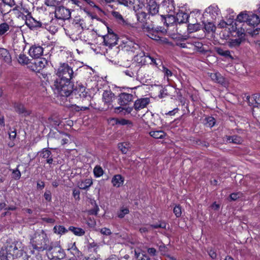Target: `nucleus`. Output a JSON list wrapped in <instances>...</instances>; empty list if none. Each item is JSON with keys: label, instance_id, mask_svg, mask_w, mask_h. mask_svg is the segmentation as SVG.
<instances>
[{"label": "nucleus", "instance_id": "f257e3e1", "mask_svg": "<svg viewBox=\"0 0 260 260\" xmlns=\"http://www.w3.org/2000/svg\"><path fill=\"white\" fill-rule=\"evenodd\" d=\"M57 78L54 82L55 92L59 95H67L72 88V79L75 77L73 69L68 63L60 64L56 72Z\"/></svg>", "mask_w": 260, "mask_h": 260}, {"label": "nucleus", "instance_id": "f03ea898", "mask_svg": "<svg viewBox=\"0 0 260 260\" xmlns=\"http://www.w3.org/2000/svg\"><path fill=\"white\" fill-rule=\"evenodd\" d=\"M122 43L123 48L125 51L136 53L137 55L139 54L141 55L142 54L141 56L145 57V59H147L150 60V64L155 65L156 67L158 66V63L156 61V59L149 53H145L140 45L133 40L125 38L122 40Z\"/></svg>", "mask_w": 260, "mask_h": 260}, {"label": "nucleus", "instance_id": "7ed1b4c3", "mask_svg": "<svg viewBox=\"0 0 260 260\" xmlns=\"http://www.w3.org/2000/svg\"><path fill=\"white\" fill-rule=\"evenodd\" d=\"M30 244L38 251H43L50 248V240L43 230L36 232L31 237Z\"/></svg>", "mask_w": 260, "mask_h": 260}, {"label": "nucleus", "instance_id": "20e7f679", "mask_svg": "<svg viewBox=\"0 0 260 260\" xmlns=\"http://www.w3.org/2000/svg\"><path fill=\"white\" fill-rule=\"evenodd\" d=\"M83 26L81 23L75 22L72 25V33L70 35V38L73 41H77V46L82 48V45H84L86 40L83 38Z\"/></svg>", "mask_w": 260, "mask_h": 260}, {"label": "nucleus", "instance_id": "39448f33", "mask_svg": "<svg viewBox=\"0 0 260 260\" xmlns=\"http://www.w3.org/2000/svg\"><path fill=\"white\" fill-rule=\"evenodd\" d=\"M88 92L86 91V88L81 84H78L76 86L75 89H73V85L72 84V88L70 91L69 94L67 95H60L61 96L68 97L70 95L72 96H75L77 98H85L86 97Z\"/></svg>", "mask_w": 260, "mask_h": 260}, {"label": "nucleus", "instance_id": "423d86ee", "mask_svg": "<svg viewBox=\"0 0 260 260\" xmlns=\"http://www.w3.org/2000/svg\"><path fill=\"white\" fill-rule=\"evenodd\" d=\"M55 17L56 19L68 20L71 16V10L63 6H58L55 9Z\"/></svg>", "mask_w": 260, "mask_h": 260}, {"label": "nucleus", "instance_id": "0eeeda50", "mask_svg": "<svg viewBox=\"0 0 260 260\" xmlns=\"http://www.w3.org/2000/svg\"><path fill=\"white\" fill-rule=\"evenodd\" d=\"M17 242H13L9 243L7 245L5 246V248L9 253L10 256L13 257H19L22 256L23 252L21 250L18 249L16 246Z\"/></svg>", "mask_w": 260, "mask_h": 260}, {"label": "nucleus", "instance_id": "6e6552de", "mask_svg": "<svg viewBox=\"0 0 260 260\" xmlns=\"http://www.w3.org/2000/svg\"><path fill=\"white\" fill-rule=\"evenodd\" d=\"M206 13L209 14L211 19L213 20L216 19L221 15L220 9L217 5L214 4L210 5L205 9L203 15H205Z\"/></svg>", "mask_w": 260, "mask_h": 260}, {"label": "nucleus", "instance_id": "1a4fd4ad", "mask_svg": "<svg viewBox=\"0 0 260 260\" xmlns=\"http://www.w3.org/2000/svg\"><path fill=\"white\" fill-rule=\"evenodd\" d=\"M47 250L51 251L53 258L62 259L66 256V253L63 249L60 246L52 247L50 245V248Z\"/></svg>", "mask_w": 260, "mask_h": 260}, {"label": "nucleus", "instance_id": "9d476101", "mask_svg": "<svg viewBox=\"0 0 260 260\" xmlns=\"http://www.w3.org/2000/svg\"><path fill=\"white\" fill-rule=\"evenodd\" d=\"M115 99L114 94L111 90H105L103 93V101L108 108H113L112 103Z\"/></svg>", "mask_w": 260, "mask_h": 260}, {"label": "nucleus", "instance_id": "9b49d317", "mask_svg": "<svg viewBox=\"0 0 260 260\" xmlns=\"http://www.w3.org/2000/svg\"><path fill=\"white\" fill-rule=\"evenodd\" d=\"M25 23L30 29L32 30L37 29L38 28L43 27V24L42 22L33 18L31 13L27 16V18H26Z\"/></svg>", "mask_w": 260, "mask_h": 260}, {"label": "nucleus", "instance_id": "f8f14e48", "mask_svg": "<svg viewBox=\"0 0 260 260\" xmlns=\"http://www.w3.org/2000/svg\"><path fill=\"white\" fill-rule=\"evenodd\" d=\"M118 38L117 35L114 33L108 34L104 37V43L105 45L112 48L117 44Z\"/></svg>", "mask_w": 260, "mask_h": 260}, {"label": "nucleus", "instance_id": "ddd939ff", "mask_svg": "<svg viewBox=\"0 0 260 260\" xmlns=\"http://www.w3.org/2000/svg\"><path fill=\"white\" fill-rule=\"evenodd\" d=\"M149 103L148 98L138 99L135 102L134 108L136 111H139L146 108Z\"/></svg>", "mask_w": 260, "mask_h": 260}, {"label": "nucleus", "instance_id": "4468645a", "mask_svg": "<svg viewBox=\"0 0 260 260\" xmlns=\"http://www.w3.org/2000/svg\"><path fill=\"white\" fill-rule=\"evenodd\" d=\"M140 67L136 63L132 64L128 68L123 71V73L127 76L132 78L137 77Z\"/></svg>", "mask_w": 260, "mask_h": 260}, {"label": "nucleus", "instance_id": "2eb2a0df", "mask_svg": "<svg viewBox=\"0 0 260 260\" xmlns=\"http://www.w3.org/2000/svg\"><path fill=\"white\" fill-rule=\"evenodd\" d=\"M29 54L33 58H39L43 54V48L39 45H33L29 50Z\"/></svg>", "mask_w": 260, "mask_h": 260}, {"label": "nucleus", "instance_id": "dca6fc26", "mask_svg": "<svg viewBox=\"0 0 260 260\" xmlns=\"http://www.w3.org/2000/svg\"><path fill=\"white\" fill-rule=\"evenodd\" d=\"M133 99V94L123 92L120 93L119 95V103L121 106L126 105L131 102Z\"/></svg>", "mask_w": 260, "mask_h": 260}, {"label": "nucleus", "instance_id": "f3484780", "mask_svg": "<svg viewBox=\"0 0 260 260\" xmlns=\"http://www.w3.org/2000/svg\"><path fill=\"white\" fill-rule=\"evenodd\" d=\"M110 123L112 124H119L121 125H127L128 127H132L133 126V123L132 121L124 118L119 119L116 118H112L109 120Z\"/></svg>", "mask_w": 260, "mask_h": 260}, {"label": "nucleus", "instance_id": "a211bd4d", "mask_svg": "<svg viewBox=\"0 0 260 260\" xmlns=\"http://www.w3.org/2000/svg\"><path fill=\"white\" fill-rule=\"evenodd\" d=\"M57 20L52 19L49 23L45 25L46 29L52 34H54L58 31L59 25L56 23Z\"/></svg>", "mask_w": 260, "mask_h": 260}, {"label": "nucleus", "instance_id": "6ab92c4d", "mask_svg": "<svg viewBox=\"0 0 260 260\" xmlns=\"http://www.w3.org/2000/svg\"><path fill=\"white\" fill-rule=\"evenodd\" d=\"M124 182V178L120 174L115 175L111 179V183L114 187L119 188L122 186Z\"/></svg>", "mask_w": 260, "mask_h": 260}, {"label": "nucleus", "instance_id": "aec40b11", "mask_svg": "<svg viewBox=\"0 0 260 260\" xmlns=\"http://www.w3.org/2000/svg\"><path fill=\"white\" fill-rule=\"evenodd\" d=\"M158 6L154 0H149L147 2V9L149 13L153 15L158 12Z\"/></svg>", "mask_w": 260, "mask_h": 260}, {"label": "nucleus", "instance_id": "412c9836", "mask_svg": "<svg viewBox=\"0 0 260 260\" xmlns=\"http://www.w3.org/2000/svg\"><path fill=\"white\" fill-rule=\"evenodd\" d=\"M146 29L147 35L148 37L154 40L162 41L161 37L159 36V32L157 30L149 27H147Z\"/></svg>", "mask_w": 260, "mask_h": 260}, {"label": "nucleus", "instance_id": "4be33fe9", "mask_svg": "<svg viewBox=\"0 0 260 260\" xmlns=\"http://www.w3.org/2000/svg\"><path fill=\"white\" fill-rule=\"evenodd\" d=\"M247 23L249 25L256 26L260 22V19L259 17L255 14L249 13V17Z\"/></svg>", "mask_w": 260, "mask_h": 260}, {"label": "nucleus", "instance_id": "5701e85b", "mask_svg": "<svg viewBox=\"0 0 260 260\" xmlns=\"http://www.w3.org/2000/svg\"><path fill=\"white\" fill-rule=\"evenodd\" d=\"M142 7H140V10H138L137 11H136V15L137 18V20L140 23L143 24V25L144 26V23L146 22L147 20L148 14L143 11L142 10Z\"/></svg>", "mask_w": 260, "mask_h": 260}, {"label": "nucleus", "instance_id": "b1692460", "mask_svg": "<svg viewBox=\"0 0 260 260\" xmlns=\"http://www.w3.org/2000/svg\"><path fill=\"white\" fill-rule=\"evenodd\" d=\"M189 17V15L187 13L179 12L176 14V22L179 24L186 23L188 20Z\"/></svg>", "mask_w": 260, "mask_h": 260}, {"label": "nucleus", "instance_id": "393cba45", "mask_svg": "<svg viewBox=\"0 0 260 260\" xmlns=\"http://www.w3.org/2000/svg\"><path fill=\"white\" fill-rule=\"evenodd\" d=\"M64 2H67V3H69L75 6L81 7L82 5V1L86 2L90 6L92 7H95L94 3L91 0H62Z\"/></svg>", "mask_w": 260, "mask_h": 260}, {"label": "nucleus", "instance_id": "a878e982", "mask_svg": "<svg viewBox=\"0 0 260 260\" xmlns=\"http://www.w3.org/2000/svg\"><path fill=\"white\" fill-rule=\"evenodd\" d=\"M210 77L214 82L223 84L225 83L224 78L218 72L211 73Z\"/></svg>", "mask_w": 260, "mask_h": 260}, {"label": "nucleus", "instance_id": "bb28decb", "mask_svg": "<svg viewBox=\"0 0 260 260\" xmlns=\"http://www.w3.org/2000/svg\"><path fill=\"white\" fill-rule=\"evenodd\" d=\"M47 60L44 58H41L40 59L35 61L34 64L36 71L40 72L47 66Z\"/></svg>", "mask_w": 260, "mask_h": 260}, {"label": "nucleus", "instance_id": "cd10ccee", "mask_svg": "<svg viewBox=\"0 0 260 260\" xmlns=\"http://www.w3.org/2000/svg\"><path fill=\"white\" fill-rule=\"evenodd\" d=\"M162 7L168 12L174 11L175 10L174 2L173 0H164Z\"/></svg>", "mask_w": 260, "mask_h": 260}, {"label": "nucleus", "instance_id": "c85d7f7f", "mask_svg": "<svg viewBox=\"0 0 260 260\" xmlns=\"http://www.w3.org/2000/svg\"><path fill=\"white\" fill-rule=\"evenodd\" d=\"M0 58L7 63L11 62V55L9 51L6 49L0 48Z\"/></svg>", "mask_w": 260, "mask_h": 260}, {"label": "nucleus", "instance_id": "c756f323", "mask_svg": "<svg viewBox=\"0 0 260 260\" xmlns=\"http://www.w3.org/2000/svg\"><path fill=\"white\" fill-rule=\"evenodd\" d=\"M25 260H42V258L39 253L30 250L26 253Z\"/></svg>", "mask_w": 260, "mask_h": 260}, {"label": "nucleus", "instance_id": "7c9ffc66", "mask_svg": "<svg viewBox=\"0 0 260 260\" xmlns=\"http://www.w3.org/2000/svg\"><path fill=\"white\" fill-rule=\"evenodd\" d=\"M92 183V179L91 178H87L79 182L78 187L81 189L87 190Z\"/></svg>", "mask_w": 260, "mask_h": 260}, {"label": "nucleus", "instance_id": "2f4dec72", "mask_svg": "<svg viewBox=\"0 0 260 260\" xmlns=\"http://www.w3.org/2000/svg\"><path fill=\"white\" fill-rule=\"evenodd\" d=\"M67 249L74 256H79L80 255V251L76 247L75 242L69 243Z\"/></svg>", "mask_w": 260, "mask_h": 260}, {"label": "nucleus", "instance_id": "473e14b6", "mask_svg": "<svg viewBox=\"0 0 260 260\" xmlns=\"http://www.w3.org/2000/svg\"><path fill=\"white\" fill-rule=\"evenodd\" d=\"M214 49L215 52L220 56L231 59L233 58V56L231 54V52L229 50H224L220 47H215Z\"/></svg>", "mask_w": 260, "mask_h": 260}, {"label": "nucleus", "instance_id": "72a5a7b5", "mask_svg": "<svg viewBox=\"0 0 260 260\" xmlns=\"http://www.w3.org/2000/svg\"><path fill=\"white\" fill-rule=\"evenodd\" d=\"M249 17V13L247 11L241 12L238 14L236 18V20L239 22H247Z\"/></svg>", "mask_w": 260, "mask_h": 260}, {"label": "nucleus", "instance_id": "f704fd0d", "mask_svg": "<svg viewBox=\"0 0 260 260\" xmlns=\"http://www.w3.org/2000/svg\"><path fill=\"white\" fill-rule=\"evenodd\" d=\"M150 135L155 139H163L166 136L163 131H153L149 133Z\"/></svg>", "mask_w": 260, "mask_h": 260}, {"label": "nucleus", "instance_id": "c9c22d12", "mask_svg": "<svg viewBox=\"0 0 260 260\" xmlns=\"http://www.w3.org/2000/svg\"><path fill=\"white\" fill-rule=\"evenodd\" d=\"M30 14V13L27 9L22 8L18 13V17L22 18L25 22L27 16L29 15Z\"/></svg>", "mask_w": 260, "mask_h": 260}, {"label": "nucleus", "instance_id": "e433bc0d", "mask_svg": "<svg viewBox=\"0 0 260 260\" xmlns=\"http://www.w3.org/2000/svg\"><path fill=\"white\" fill-rule=\"evenodd\" d=\"M69 229L70 231L72 232L76 236H82L85 234L84 230L80 228L70 226Z\"/></svg>", "mask_w": 260, "mask_h": 260}, {"label": "nucleus", "instance_id": "4c0bfd02", "mask_svg": "<svg viewBox=\"0 0 260 260\" xmlns=\"http://www.w3.org/2000/svg\"><path fill=\"white\" fill-rule=\"evenodd\" d=\"M188 44H190L191 46H193L196 48H197V49L201 51V49L203 47V44L202 43L200 42L197 39L194 40H188L187 41Z\"/></svg>", "mask_w": 260, "mask_h": 260}, {"label": "nucleus", "instance_id": "58836bf2", "mask_svg": "<svg viewBox=\"0 0 260 260\" xmlns=\"http://www.w3.org/2000/svg\"><path fill=\"white\" fill-rule=\"evenodd\" d=\"M227 141L230 143L239 144L242 143V139L240 136L234 135L227 137Z\"/></svg>", "mask_w": 260, "mask_h": 260}, {"label": "nucleus", "instance_id": "ea45409f", "mask_svg": "<svg viewBox=\"0 0 260 260\" xmlns=\"http://www.w3.org/2000/svg\"><path fill=\"white\" fill-rule=\"evenodd\" d=\"M93 172L95 178H99L102 176L104 173L103 168L99 165H96L94 167Z\"/></svg>", "mask_w": 260, "mask_h": 260}, {"label": "nucleus", "instance_id": "a19ab883", "mask_svg": "<svg viewBox=\"0 0 260 260\" xmlns=\"http://www.w3.org/2000/svg\"><path fill=\"white\" fill-rule=\"evenodd\" d=\"M202 22L204 24V28L206 31L210 32L211 31H214L215 30L216 28L213 22H205L204 20H203Z\"/></svg>", "mask_w": 260, "mask_h": 260}, {"label": "nucleus", "instance_id": "79ce46f5", "mask_svg": "<svg viewBox=\"0 0 260 260\" xmlns=\"http://www.w3.org/2000/svg\"><path fill=\"white\" fill-rule=\"evenodd\" d=\"M10 257L7 248L5 246L3 247L0 249V260H8V258Z\"/></svg>", "mask_w": 260, "mask_h": 260}, {"label": "nucleus", "instance_id": "37998d69", "mask_svg": "<svg viewBox=\"0 0 260 260\" xmlns=\"http://www.w3.org/2000/svg\"><path fill=\"white\" fill-rule=\"evenodd\" d=\"M242 42L241 38L231 39L228 42V45L230 48L238 47Z\"/></svg>", "mask_w": 260, "mask_h": 260}, {"label": "nucleus", "instance_id": "c03bdc74", "mask_svg": "<svg viewBox=\"0 0 260 260\" xmlns=\"http://www.w3.org/2000/svg\"><path fill=\"white\" fill-rule=\"evenodd\" d=\"M54 232L58 235H62L67 232L68 230L62 225H55L53 228Z\"/></svg>", "mask_w": 260, "mask_h": 260}, {"label": "nucleus", "instance_id": "a18cd8bd", "mask_svg": "<svg viewBox=\"0 0 260 260\" xmlns=\"http://www.w3.org/2000/svg\"><path fill=\"white\" fill-rule=\"evenodd\" d=\"M118 148L122 153L126 154L129 148V144L126 142L120 143L118 144Z\"/></svg>", "mask_w": 260, "mask_h": 260}, {"label": "nucleus", "instance_id": "49530a36", "mask_svg": "<svg viewBox=\"0 0 260 260\" xmlns=\"http://www.w3.org/2000/svg\"><path fill=\"white\" fill-rule=\"evenodd\" d=\"M18 61L21 64H27L29 62V59L25 54L21 53L18 56Z\"/></svg>", "mask_w": 260, "mask_h": 260}, {"label": "nucleus", "instance_id": "de8ad7c7", "mask_svg": "<svg viewBox=\"0 0 260 260\" xmlns=\"http://www.w3.org/2000/svg\"><path fill=\"white\" fill-rule=\"evenodd\" d=\"M115 110L118 112L119 111V112H123V114L124 115L130 113L133 109V107H118L115 108Z\"/></svg>", "mask_w": 260, "mask_h": 260}, {"label": "nucleus", "instance_id": "09e8293b", "mask_svg": "<svg viewBox=\"0 0 260 260\" xmlns=\"http://www.w3.org/2000/svg\"><path fill=\"white\" fill-rule=\"evenodd\" d=\"M187 29L189 32L197 31L200 29V25L199 23L189 24Z\"/></svg>", "mask_w": 260, "mask_h": 260}, {"label": "nucleus", "instance_id": "8fccbe9b", "mask_svg": "<svg viewBox=\"0 0 260 260\" xmlns=\"http://www.w3.org/2000/svg\"><path fill=\"white\" fill-rule=\"evenodd\" d=\"M10 28L9 25L7 23H3L0 24V35H4Z\"/></svg>", "mask_w": 260, "mask_h": 260}, {"label": "nucleus", "instance_id": "3c124183", "mask_svg": "<svg viewBox=\"0 0 260 260\" xmlns=\"http://www.w3.org/2000/svg\"><path fill=\"white\" fill-rule=\"evenodd\" d=\"M129 213V210L127 208L122 207L118 211L117 216L120 218H122L124 216Z\"/></svg>", "mask_w": 260, "mask_h": 260}, {"label": "nucleus", "instance_id": "603ef678", "mask_svg": "<svg viewBox=\"0 0 260 260\" xmlns=\"http://www.w3.org/2000/svg\"><path fill=\"white\" fill-rule=\"evenodd\" d=\"M161 71L164 74L165 78L167 77V80H169V78L173 75L172 71L164 65L162 66Z\"/></svg>", "mask_w": 260, "mask_h": 260}, {"label": "nucleus", "instance_id": "864d4df0", "mask_svg": "<svg viewBox=\"0 0 260 260\" xmlns=\"http://www.w3.org/2000/svg\"><path fill=\"white\" fill-rule=\"evenodd\" d=\"M91 203L94 204V207L93 209L89 210L88 211V213L89 215H96L99 211V208L95 201H94L93 203L92 202Z\"/></svg>", "mask_w": 260, "mask_h": 260}, {"label": "nucleus", "instance_id": "5fc2aeb1", "mask_svg": "<svg viewBox=\"0 0 260 260\" xmlns=\"http://www.w3.org/2000/svg\"><path fill=\"white\" fill-rule=\"evenodd\" d=\"M173 212L176 217H180L182 214L181 206L179 205H176L173 209Z\"/></svg>", "mask_w": 260, "mask_h": 260}, {"label": "nucleus", "instance_id": "6e6d98bb", "mask_svg": "<svg viewBox=\"0 0 260 260\" xmlns=\"http://www.w3.org/2000/svg\"><path fill=\"white\" fill-rule=\"evenodd\" d=\"M167 225V223L165 221L160 222V223H157V224H151L150 226L152 227L153 229H158V228H162V229H166Z\"/></svg>", "mask_w": 260, "mask_h": 260}, {"label": "nucleus", "instance_id": "4d7b16f0", "mask_svg": "<svg viewBox=\"0 0 260 260\" xmlns=\"http://www.w3.org/2000/svg\"><path fill=\"white\" fill-rule=\"evenodd\" d=\"M87 224L89 228H94L96 225V221L94 218H88L87 220Z\"/></svg>", "mask_w": 260, "mask_h": 260}, {"label": "nucleus", "instance_id": "13d9d810", "mask_svg": "<svg viewBox=\"0 0 260 260\" xmlns=\"http://www.w3.org/2000/svg\"><path fill=\"white\" fill-rule=\"evenodd\" d=\"M42 155L44 158H50V156H51V152L48 149L43 150L42 152Z\"/></svg>", "mask_w": 260, "mask_h": 260}, {"label": "nucleus", "instance_id": "bf43d9fd", "mask_svg": "<svg viewBox=\"0 0 260 260\" xmlns=\"http://www.w3.org/2000/svg\"><path fill=\"white\" fill-rule=\"evenodd\" d=\"M13 178L15 180L19 179L21 177V173L19 170L17 168L13 171Z\"/></svg>", "mask_w": 260, "mask_h": 260}, {"label": "nucleus", "instance_id": "052dcab7", "mask_svg": "<svg viewBox=\"0 0 260 260\" xmlns=\"http://www.w3.org/2000/svg\"><path fill=\"white\" fill-rule=\"evenodd\" d=\"M100 232L102 234L106 236H109L112 234L111 230L107 228H104L100 229Z\"/></svg>", "mask_w": 260, "mask_h": 260}, {"label": "nucleus", "instance_id": "680f3d73", "mask_svg": "<svg viewBox=\"0 0 260 260\" xmlns=\"http://www.w3.org/2000/svg\"><path fill=\"white\" fill-rule=\"evenodd\" d=\"M119 2L126 6H128L129 5L133 4L135 3V0H119Z\"/></svg>", "mask_w": 260, "mask_h": 260}, {"label": "nucleus", "instance_id": "e2e57ef3", "mask_svg": "<svg viewBox=\"0 0 260 260\" xmlns=\"http://www.w3.org/2000/svg\"><path fill=\"white\" fill-rule=\"evenodd\" d=\"M88 247L89 249H92L94 251H96L97 249L99 247V246L97 244V243L93 242L90 243L88 244Z\"/></svg>", "mask_w": 260, "mask_h": 260}, {"label": "nucleus", "instance_id": "0e129e2a", "mask_svg": "<svg viewBox=\"0 0 260 260\" xmlns=\"http://www.w3.org/2000/svg\"><path fill=\"white\" fill-rule=\"evenodd\" d=\"M80 192L79 190L77 189H74L73 191V196L76 200H80Z\"/></svg>", "mask_w": 260, "mask_h": 260}, {"label": "nucleus", "instance_id": "69168bd1", "mask_svg": "<svg viewBox=\"0 0 260 260\" xmlns=\"http://www.w3.org/2000/svg\"><path fill=\"white\" fill-rule=\"evenodd\" d=\"M168 95L167 90L165 88H163L160 90L158 96L160 98H163Z\"/></svg>", "mask_w": 260, "mask_h": 260}, {"label": "nucleus", "instance_id": "338daca9", "mask_svg": "<svg viewBox=\"0 0 260 260\" xmlns=\"http://www.w3.org/2000/svg\"><path fill=\"white\" fill-rule=\"evenodd\" d=\"M16 110L19 113H23L24 112V108L23 105H18L15 107Z\"/></svg>", "mask_w": 260, "mask_h": 260}, {"label": "nucleus", "instance_id": "774afa93", "mask_svg": "<svg viewBox=\"0 0 260 260\" xmlns=\"http://www.w3.org/2000/svg\"><path fill=\"white\" fill-rule=\"evenodd\" d=\"M45 4L48 6H55L56 1V0H45Z\"/></svg>", "mask_w": 260, "mask_h": 260}]
</instances>
